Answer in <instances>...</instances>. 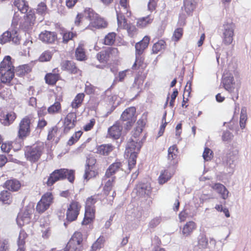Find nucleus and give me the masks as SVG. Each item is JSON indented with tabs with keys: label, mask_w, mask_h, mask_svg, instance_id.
<instances>
[{
	"label": "nucleus",
	"mask_w": 251,
	"mask_h": 251,
	"mask_svg": "<svg viewBox=\"0 0 251 251\" xmlns=\"http://www.w3.org/2000/svg\"><path fill=\"white\" fill-rule=\"evenodd\" d=\"M222 84L224 88L228 92L231 93L234 89V77L233 75L230 74L228 76L224 77L222 78Z\"/></svg>",
	"instance_id": "nucleus-22"
},
{
	"label": "nucleus",
	"mask_w": 251,
	"mask_h": 251,
	"mask_svg": "<svg viewBox=\"0 0 251 251\" xmlns=\"http://www.w3.org/2000/svg\"><path fill=\"white\" fill-rule=\"evenodd\" d=\"M57 131V128L56 126L52 127L51 130H50L49 132L48 139L49 140H52L56 134Z\"/></svg>",
	"instance_id": "nucleus-64"
},
{
	"label": "nucleus",
	"mask_w": 251,
	"mask_h": 251,
	"mask_svg": "<svg viewBox=\"0 0 251 251\" xmlns=\"http://www.w3.org/2000/svg\"><path fill=\"white\" fill-rule=\"evenodd\" d=\"M98 151L100 154L107 155L110 151V146L105 145H101L99 147Z\"/></svg>",
	"instance_id": "nucleus-50"
},
{
	"label": "nucleus",
	"mask_w": 251,
	"mask_h": 251,
	"mask_svg": "<svg viewBox=\"0 0 251 251\" xmlns=\"http://www.w3.org/2000/svg\"><path fill=\"white\" fill-rule=\"evenodd\" d=\"M183 34V29L181 27L176 28L173 34L172 40L173 41L177 42L182 37Z\"/></svg>",
	"instance_id": "nucleus-40"
},
{
	"label": "nucleus",
	"mask_w": 251,
	"mask_h": 251,
	"mask_svg": "<svg viewBox=\"0 0 251 251\" xmlns=\"http://www.w3.org/2000/svg\"><path fill=\"white\" fill-rule=\"evenodd\" d=\"M74 171L66 169H61L54 171L50 176L47 181L49 186L52 185L56 181L67 178L69 181L72 182L74 179Z\"/></svg>",
	"instance_id": "nucleus-2"
},
{
	"label": "nucleus",
	"mask_w": 251,
	"mask_h": 251,
	"mask_svg": "<svg viewBox=\"0 0 251 251\" xmlns=\"http://www.w3.org/2000/svg\"><path fill=\"white\" fill-rule=\"evenodd\" d=\"M11 38V34L8 31L5 32L1 35L0 38V42L2 44H4L5 43L9 41Z\"/></svg>",
	"instance_id": "nucleus-59"
},
{
	"label": "nucleus",
	"mask_w": 251,
	"mask_h": 251,
	"mask_svg": "<svg viewBox=\"0 0 251 251\" xmlns=\"http://www.w3.org/2000/svg\"><path fill=\"white\" fill-rule=\"evenodd\" d=\"M83 240L82 235L80 232H75L68 242L64 251H80L81 243Z\"/></svg>",
	"instance_id": "nucleus-5"
},
{
	"label": "nucleus",
	"mask_w": 251,
	"mask_h": 251,
	"mask_svg": "<svg viewBox=\"0 0 251 251\" xmlns=\"http://www.w3.org/2000/svg\"><path fill=\"white\" fill-rule=\"evenodd\" d=\"M130 156L128 160V166L129 171L133 169L136 164V159L137 157V154L135 153L129 154Z\"/></svg>",
	"instance_id": "nucleus-45"
},
{
	"label": "nucleus",
	"mask_w": 251,
	"mask_h": 251,
	"mask_svg": "<svg viewBox=\"0 0 251 251\" xmlns=\"http://www.w3.org/2000/svg\"><path fill=\"white\" fill-rule=\"evenodd\" d=\"M122 163L120 162L117 161L111 165V175L115 174L116 172L122 170Z\"/></svg>",
	"instance_id": "nucleus-52"
},
{
	"label": "nucleus",
	"mask_w": 251,
	"mask_h": 251,
	"mask_svg": "<svg viewBox=\"0 0 251 251\" xmlns=\"http://www.w3.org/2000/svg\"><path fill=\"white\" fill-rule=\"evenodd\" d=\"M81 205L77 201H72L70 204L66 213L67 219L72 222L75 220L79 214Z\"/></svg>",
	"instance_id": "nucleus-9"
},
{
	"label": "nucleus",
	"mask_w": 251,
	"mask_h": 251,
	"mask_svg": "<svg viewBox=\"0 0 251 251\" xmlns=\"http://www.w3.org/2000/svg\"><path fill=\"white\" fill-rule=\"evenodd\" d=\"M61 66L64 70H68L72 73L77 74L79 72L75 63L71 61H63L61 63Z\"/></svg>",
	"instance_id": "nucleus-26"
},
{
	"label": "nucleus",
	"mask_w": 251,
	"mask_h": 251,
	"mask_svg": "<svg viewBox=\"0 0 251 251\" xmlns=\"http://www.w3.org/2000/svg\"><path fill=\"white\" fill-rule=\"evenodd\" d=\"M43 150L42 145L27 147L25 151V156L28 160L31 162H36L40 157Z\"/></svg>",
	"instance_id": "nucleus-6"
},
{
	"label": "nucleus",
	"mask_w": 251,
	"mask_h": 251,
	"mask_svg": "<svg viewBox=\"0 0 251 251\" xmlns=\"http://www.w3.org/2000/svg\"><path fill=\"white\" fill-rule=\"evenodd\" d=\"M191 86L192 82L191 81H188L185 87L183 96H186L187 97H190L192 91Z\"/></svg>",
	"instance_id": "nucleus-58"
},
{
	"label": "nucleus",
	"mask_w": 251,
	"mask_h": 251,
	"mask_svg": "<svg viewBox=\"0 0 251 251\" xmlns=\"http://www.w3.org/2000/svg\"><path fill=\"white\" fill-rule=\"evenodd\" d=\"M61 109V105L59 102H55L48 109V111L50 114H53L57 113Z\"/></svg>",
	"instance_id": "nucleus-47"
},
{
	"label": "nucleus",
	"mask_w": 251,
	"mask_h": 251,
	"mask_svg": "<svg viewBox=\"0 0 251 251\" xmlns=\"http://www.w3.org/2000/svg\"><path fill=\"white\" fill-rule=\"evenodd\" d=\"M86 57L84 49L81 45H79L75 50V57L76 59L79 61L85 60Z\"/></svg>",
	"instance_id": "nucleus-36"
},
{
	"label": "nucleus",
	"mask_w": 251,
	"mask_h": 251,
	"mask_svg": "<svg viewBox=\"0 0 251 251\" xmlns=\"http://www.w3.org/2000/svg\"><path fill=\"white\" fill-rule=\"evenodd\" d=\"M123 127L119 122H116L111 126V137L114 139H119L122 134Z\"/></svg>",
	"instance_id": "nucleus-25"
},
{
	"label": "nucleus",
	"mask_w": 251,
	"mask_h": 251,
	"mask_svg": "<svg viewBox=\"0 0 251 251\" xmlns=\"http://www.w3.org/2000/svg\"><path fill=\"white\" fill-rule=\"evenodd\" d=\"M150 38L145 36L143 39L135 44L136 55L140 56L149 44Z\"/></svg>",
	"instance_id": "nucleus-15"
},
{
	"label": "nucleus",
	"mask_w": 251,
	"mask_h": 251,
	"mask_svg": "<svg viewBox=\"0 0 251 251\" xmlns=\"http://www.w3.org/2000/svg\"><path fill=\"white\" fill-rule=\"evenodd\" d=\"M76 121V115L75 113H69L64 119V130L68 132L71 129L74 127Z\"/></svg>",
	"instance_id": "nucleus-14"
},
{
	"label": "nucleus",
	"mask_w": 251,
	"mask_h": 251,
	"mask_svg": "<svg viewBox=\"0 0 251 251\" xmlns=\"http://www.w3.org/2000/svg\"><path fill=\"white\" fill-rule=\"evenodd\" d=\"M32 208L26 209L23 213L19 214L17 218V222L20 225H24L29 222Z\"/></svg>",
	"instance_id": "nucleus-18"
},
{
	"label": "nucleus",
	"mask_w": 251,
	"mask_h": 251,
	"mask_svg": "<svg viewBox=\"0 0 251 251\" xmlns=\"http://www.w3.org/2000/svg\"><path fill=\"white\" fill-rule=\"evenodd\" d=\"M97 175L95 168H86L84 174V178L88 180L90 178L95 177Z\"/></svg>",
	"instance_id": "nucleus-41"
},
{
	"label": "nucleus",
	"mask_w": 251,
	"mask_h": 251,
	"mask_svg": "<svg viewBox=\"0 0 251 251\" xmlns=\"http://www.w3.org/2000/svg\"><path fill=\"white\" fill-rule=\"evenodd\" d=\"M158 0H149L148 4V9L151 12L154 11L157 6Z\"/></svg>",
	"instance_id": "nucleus-54"
},
{
	"label": "nucleus",
	"mask_w": 251,
	"mask_h": 251,
	"mask_svg": "<svg viewBox=\"0 0 251 251\" xmlns=\"http://www.w3.org/2000/svg\"><path fill=\"white\" fill-rule=\"evenodd\" d=\"M9 246V242L7 240H0V251H8Z\"/></svg>",
	"instance_id": "nucleus-56"
},
{
	"label": "nucleus",
	"mask_w": 251,
	"mask_h": 251,
	"mask_svg": "<svg viewBox=\"0 0 251 251\" xmlns=\"http://www.w3.org/2000/svg\"><path fill=\"white\" fill-rule=\"evenodd\" d=\"M14 76L13 71L11 69L0 70V79L4 83H9Z\"/></svg>",
	"instance_id": "nucleus-21"
},
{
	"label": "nucleus",
	"mask_w": 251,
	"mask_h": 251,
	"mask_svg": "<svg viewBox=\"0 0 251 251\" xmlns=\"http://www.w3.org/2000/svg\"><path fill=\"white\" fill-rule=\"evenodd\" d=\"M75 35V34L70 32L65 33L63 37V42L67 43L69 40H71Z\"/></svg>",
	"instance_id": "nucleus-62"
},
{
	"label": "nucleus",
	"mask_w": 251,
	"mask_h": 251,
	"mask_svg": "<svg viewBox=\"0 0 251 251\" xmlns=\"http://www.w3.org/2000/svg\"><path fill=\"white\" fill-rule=\"evenodd\" d=\"M127 71V70H125L123 71L120 72L118 75L115 77L112 85H115V84L117 83L120 81H123L125 78L126 76Z\"/></svg>",
	"instance_id": "nucleus-48"
},
{
	"label": "nucleus",
	"mask_w": 251,
	"mask_h": 251,
	"mask_svg": "<svg viewBox=\"0 0 251 251\" xmlns=\"http://www.w3.org/2000/svg\"><path fill=\"white\" fill-rule=\"evenodd\" d=\"M5 187L9 190L16 191L21 187L20 182L15 179H11L7 180L5 183Z\"/></svg>",
	"instance_id": "nucleus-27"
},
{
	"label": "nucleus",
	"mask_w": 251,
	"mask_h": 251,
	"mask_svg": "<svg viewBox=\"0 0 251 251\" xmlns=\"http://www.w3.org/2000/svg\"><path fill=\"white\" fill-rule=\"evenodd\" d=\"M0 201L2 203L9 204L12 202V196L7 191H1L0 193Z\"/></svg>",
	"instance_id": "nucleus-30"
},
{
	"label": "nucleus",
	"mask_w": 251,
	"mask_h": 251,
	"mask_svg": "<svg viewBox=\"0 0 251 251\" xmlns=\"http://www.w3.org/2000/svg\"><path fill=\"white\" fill-rule=\"evenodd\" d=\"M232 137V135L229 131H225L223 132L222 138L224 141H228L230 140Z\"/></svg>",
	"instance_id": "nucleus-63"
},
{
	"label": "nucleus",
	"mask_w": 251,
	"mask_h": 251,
	"mask_svg": "<svg viewBox=\"0 0 251 251\" xmlns=\"http://www.w3.org/2000/svg\"><path fill=\"white\" fill-rule=\"evenodd\" d=\"M26 237V233L24 231H21L19 236L18 245H24L25 239Z\"/></svg>",
	"instance_id": "nucleus-60"
},
{
	"label": "nucleus",
	"mask_w": 251,
	"mask_h": 251,
	"mask_svg": "<svg viewBox=\"0 0 251 251\" xmlns=\"http://www.w3.org/2000/svg\"><path fill=\"white\" fill-rule=\"evenodd\" d=\"M52 53L49 50H45L42 52L38 58V61L41 62H47L50 60Z\"/></svg>",
	"instance_id": "nucleus-38"
},
{
	"label": "nucleus",
	"mask_w": 251,
	"mask_h": 251,
	"mask_svg": "<svg viewBox=\"0 0 251 251\" xmlns=\"http://www.w3.org/2000/svg\"><path fill=\"white\" fill-rule=\"evenodd\" d=\"M145 78V76H138L135 78L134 83L135 86H137V88L139 89L143 86Z\"/></svg>",
	"instance_id": "nucleus-55"
},
{
	"label": "nucleus",
	"mask_w": 251,
	"mask_h": 251,
	"mask_svg": "<svg viewBox=\"0 0 251 251\" xmlns=\"http://www.w3.org/2000/svg\"><path fill=\"white\" fill-rule=\"evenodd\" d=\"M104 239L103 237H100L93 244L91 251H96L97 250L102 248L103 246Z\"/></svg>",
	"instance_id": "nucleus-46"
},
{
	"label": "nucleus",
	"mask_w": 251,
	"mask_h": 251,
	"mask_svg": "<svg viewBox=\"0 0 251 251\" xmlns=\"http://www.w3.org/2000/svg\"><path fill=\"white\" fill-rule=\"evenodd\" d=\"M178 149L176 145L170 146L168 150V164L170 166L177 167L179 160Z\"/></svg>",
	"instance_id": "nucleus-7"
},
{
	"label": "nucleus",
	"mask_w": 251,
	"mask_h": 251,
	"mask_svg": "<svg viewBox=\"0 0 251 251\" xmlns=\"http://www.w3.org/2000/svg\"><path fill=\"white\" fill-rule=\"evenodd\" d=\"M247 120V114L246 113H243V112L241 111L240 117V126L242 129L245 128Z\"/></svg>",
	"instance_id": "nucleus-53"
},
{
	"label": "nucleus",
	"mask_w": 251,
	"mask_h": 251,
	"mask_svg": "<svg viewBox=\"0 0 251 251\" xmlns=\"http://www.w3.org/2000/svg\"><path fill=\"white\" fill-rule=\"evenodd\" d=\"M115 10L118 27L121 29L126 28L128 24L127 23L126 19L124 15V12L122 11L120 7H116Z\"/></svg>",
	"instance_id": "nucleus-16"
},
{
	"label": "nucleus",
	"mask_w": 251,
	"mask_h": 251,
	"mask_svg": "<svg viewBox=\"0 0 251 251\" xmlns=\"http://www.w3.org/2000/svg\"><path fill=\"white\" fill-rule=\"evenodd\" d=\"M96 202V199L95 196H91L88 198L85 204V213L82 225H87L91 223L95 218V206Z\"/></svg>",
	"instance_id": "nucleus-4"
},
{
	"label": "nucleus",
	"mask_w": 251,
	"mask_h": 251,
	"mask_svg": "<svg viewBox=\"0 0 251 251\" xmlns=\"http://www.w3.org/2000/svg\"><path fill=\"white\" fill-rule=\"evenodd\" d=\"M30 119L25 117L23 118L19 125L18 136L20 138H23L27 136L30 132Z\"/></svg>",
	"instance_id": "nucleus-12"
},
{
	"label": "nucleus",
	"mask_w": 251,
	"mask_h": 251,
	"mask_svg": "<svg viewBox=\"0 0 251 251\" xmlns=\"http://www.w3.org/2000/svg\"><path fill=\"white\" fill-rule=\"evenodd\" d=\"M202 156L204 160L209 161L213 156V151L210 149L206 147L204 149Z\"/></svg>",
	"instance_id": "nucleus-49"
},
{
	"label": "nucleus",
	"mask_w": 251,
	"mask_h": 251,
	"mask_svg": "<svg viewBox=\"0 0 251 251\" xmlns=\"http://www.w3.org/2000/svg\"><path fill=\"white\" fill-rule=\"evenodd\" d=\"M15 5L23 13H26L28 9V6L25 0H18L14 2Z\"/></svg>",
	"instance_id": "nucleus-33"
},
{
	"label": "nucleus",
	"mask_w": 251,
	"mask_h": 251,
	"mask_svg": "<svg viewBox=\"0 0 251 251\" xmlns=\"http://www.w3.org/2000/svg\"><path fill=\"white\" fill-rule=\"evenodd\" d=\"M25 26L28 27L33 24L35 21L34 14L31 12H29L25 17Z\"/></svg>",
	"instance_id": "nucleus-42"
},
{
	"label": "nucleus",
	"mask_w": 251,
	"mask_h": 251,
	"mask_svg": "<svg viewBox=\"0 0 251 251\" xmlns=\"http://www.w3.org/2000/svg\"><path fill=\"white\" fill-rule=\"evenodd\" d=\"M124 29H126L128 35L130 37L133 38L137 34L138 29L134 25L129 24Z\"/></svg>",
	"instance_id": "nucleus-44"
},
{
	"label": "nucleus",
	"mask_w": 251,
	"mask_h": 251,
	"mask_svg": "<svg viewBox=\"0 0 251 251\" xmlns=\"http://www.w3.org/2000/svg\"><path fill=\"white\" fill-rule=\"evenodd\" d=\"M197 2L195 0H183V4L181 7L188 16L191 15L196 8Z\"/></svg>",
	"instance_id": "nucleus-17"
},
{
	"label": "nucleus",
	"mask_w": 251,
	"mask_h": 251,
	"mask_svg": "<svg viewBox=\"0 0 251 251\" xmlns=\"http://www.w3.org/2000/svg\"><path fill=\"white\" fill-rule=\"evenodd\" d=\"M166 47V42L163 40H159L157 42L154 44L152 46V50L153 53H157Z\"/></svg>",
	"instance_id": "nucleus-32"
},
{
	"label": "nucleus",
	"mask_w": 251,
	"mask_h": 251,
	"mask_svg": "<svg viewBox=\"0 0 251 251\" xmlns=\"http://www.w3.org/2000/svg\"><path fill=\"white\" fill-rule=\"evenodd\" d=\"M197 225L195 222L188 221L183 226L182 228V234L185 237L189 236L197 229Z\"/></svg>",
	"instance_id": "nucleus-20"
},
{
	"label": "nucleus",
	"mask_w": 251,
	"mask_h": 251,
	"mask_svg": "<svg viewBox=\"0 0 251 251\" xmlns=\"http://www.w3.org/2000/svg\"><path fill=\"white\" fill-rule=\"evenodd\" d=\"M109 52L110 51L109 48L104 51L100 52L97 55L98 60L101 62H106L109 60Z\"/></svg>",
	"instance_id": "nucleus-37"
},
{
	"label": "nucleus",
	"mask_w": 251,
	"mask_h": 251,
	"mask_svg": "<svg viewBox=\"0 0 251 251\" xmlns=\"http://www.w3.org/2000/svg\"><path fill=\"white\" fill-rule=\"evenodd\" d=\"M47 6L44 2L40 3L37 8V12L40 14H45L47 11Z\"/></svg>",
	"instance_id": "nucleus-57"
},
{
	"label": "nucleus",
	"mask_w": 251,
	"mask_h": 251,
	"mask_svg": "<svg viewBox=\"0 0 251 251\" xmlns=\"http://www.w3.org/2000/svg\"><path fill=\"white\" fill-rule=\"evenodd\" d=\"M178 94V91L176 89H175L172 94L171 96V100L170 101V106L173 107L175 105V101L176 98Z\"/></svg>",
	"instance_id": "nucleus-61"
},
{
	"label": "nucleus",
	"mask_w": 251,
	"mask_h": 251,
	"mask_svg": "<svg viewBox=\"0 0 251 251\" xmlns=\"http://www.w3.org/2000/svg\"><path fill=\"white\" fill-rule=\"evenodd\" d=\"M120 5L123 9L124 12H125L127 15V16L129 17L131 15V12L128 0H120L118 7H119Z\"/></svg>",
	"instance_id": "nucleus-35"
},
{
	"label": "nucleus",
	"mask_w": 251,
	"mask_h": 251,
	"mask_svg": "<svg viewBox=\"0 0 251 251\" xmlns=\"http://www.w3.org/2000/svg\"><path fill=\"white\" fill-rule=\"evenodd\" d=\"M153 20V18L151 15H148L146 17L137 19L136 25L139 28H145L148 25L151 24Z\"/></svg>",
	"instance_id": "nucleus-24"
},
{
	"label": "nucleus",
	"mask_w": 251,
	"mask_h": 251,
	"mask_svg": "<svg viewBox=\"0 0 251 251\" xmlns=\"http://www.w3.org/2000/svg\"><path fill=\"white\" fill-rule=\"evenodd\" d=\"M11 58L10 56H6L0 64V70L2 69H5V70H7L8 69H12V67H11Z\"/></svg>",
	"instance_id": "nucleus-39"
},
{
	"label": "nucleus",
	"mask_w": 251,
	"mask_h": 251,
	"mask_svg": "<svg viewBox=\"0 0 251 251\" xmlns=\"http://www.w3.org/2000/svg\"><path fill=\"white\" fill-rule=\"evenodd\" d=\"M58 79V75L54 74H48L45 76L46 81L50 85L54 84Z\"/></svg>",
	"instance_id": "nucleus-43"
},
{
	"label": "nucleus",
	"mask_w": 251,
	"mask_h": 251,
	"mask_svg": "<svg viewBox=\"0 0 251 251\" xmlns=\"http://www.w3.org/2000/svg\"><path fill=\"white\" fill-rule=\"evenodd\" d=\"M136 111L135 107L131 106L126 109L122 113L120 119L122 121L126 122L124 124L126 130H130L135 123L136 121Z\"/></svg>",
	"instance_id": "nucleus-3"
},
{
	"label": "nucleus",
	"mask_w": 251,
	"mask_h": 251,
	"mask_svg": "<svg viewBox=\"0 0 251 251\" xmlns=\"http://www.w3.org/2000/svg\"><path fill=\"white\" fill-rule=\"evenodd\" d=\"M235 28V24L231 21H227L223 24L220 36L222 43L224 45L228 46L232 43L235 35L234 31Z\"/></svg>",
	"instance_id": "nucleus-1"
},
{
	"label": "nucleus",
	"mask_w": 251,
	"mask_h": 251,
	"mask_svg": "<svg viewBox=\"0 0 251 251\" xmlns=\"http://www.w3.org/2000/svg\"><path fill=\"white\" fill-rule=\"evenodd\" d=\"M39 38L45 43H52L56 40V36L54 32L45 31L40 33Z\"/></svg>",
	"instance_id": "nucleus-23"
},
{
	"label": "nucleus",
	"mask_w": 251,
	"mask_h": 251,
	"mask_svg": "<svg viewBox=\"0 0 251 251\" xmlns=\"http://www.w3.org/2000/svg\"><path fill=\"white\" fill-rule=\"evenodd\" d=\"M84 96L83 93L78 94L71 103L72 108L77 109L80 106L83 100Z\"/></svg>",
	"instance_id": "nucleus-31"
},
{
	"label": "nucleus",
	"mask_w": 251,
	"mask_h": 251,
	"mask_svg": "<svg viewBox=\"0 0 251 251\" xmlns=\"http://www.w3.org/2000/svg\"><path fill=\"white\" fill-rule=\"evenodd\" d=\"M51 193L48 192L45 194L36 206V210L40 213H43L48 209L52 202Z\"/></svg>",
	"instance_id": "nucleus-8"
},
{
	"label": "nucleus",
	"mask_w": 251,
	"mask_h": 251,
	"mask_svg": "<svg viewBox=\"0 0 251 251\" xmlns=\"http://www.w3.org/2000/svg\"><path fill=\"white\" fill-rule=\"evenodd\" d=\"M208 239L204 234H201L198 238V246L200 249H205L208 245Z\"/></svg>",
	"instance_id": "nucleus-34"
},
{
	"label": "nucleus",
	"mask_w": 251,
	"mask_h": 251,
	"mask_svg": "<svg viewBox=\"0 0 251 251\" xmlns=\"http://www.w3.org/2000/svg\"><path fill=\"white\" fill-rule=\"evenodd\" d=\"M139 56L136 55L135 62L132 67L133 70H138L141 68V70H144L147 67L146 64L144 61V59Z\"/></svg>",
	"instance_id": "nucleus-29"
},
{
	"label": "nucleus",
	"mask_w": 251,
	"mask_h": 251,
	"mask_svg": "<svg viewBox=\"0 0 251 251\" xmlns=\"http://www.w3.org/2000/svg\"><path fill=\"white\" fill-rule=\"evenodd\" d=\"M142 131V127H136L131 138H133L136 141H142L140 138Z\"/></svg>",
	"instance_id": "nucleus-51"
},
{
	"label": "nucleus",
	"mask_w": 251,
	"mask_h": 251,
	"mask_svg": "<svg viewBox=\"0 0 251 251\" xmlns=\"http://www.w3.org/2000/svg\"><path fill=\"white\" fill-rule=\"evenodd\" d=\"M88 17L91 21L92 26L97 28L105 27L107 26L108 23L106 22L102 18L99 17L97 14L93 11L89 12Z\"/></svg>",
	"instance_id": "nucleus-13"
},
{
	"label": "nucleus",
	"mask_w": 251,
	"mask_h": 251,
	"mask_svg": "<svg viewBox=\"0 0 251 251\" xmlns=\"http://www.w3.org/2000/svg\"><path fill=\"white\" fill-rule=\"evenodd\" d=\"M142 144L143 141H136L133 138H130L126 146V153H127V155L129 154H138L140 151Z\"/></svg>",
	"instance_id": "nucleus-11"
},
{
	"label": "nucleus",
	"mask_w": 251,
	"mask_h": 251,
	"mask_svg": "<svg viewBox=\"0 0 251 251\" xmlns=\"http://www.w3.org/2000/svg\"><path fill=\"white\" fill-rule=\"evenodd\" d=\"M177 167L175 166H168L166 169L162 171L158 177V182L163 184L169 180L176 173Z\"/></svg>",
	"instance_id": "nucleus-10"
},
{
	"label": "nucleus",
	"mask_w": 251,
	"mask_h": 251,
	"mask_svg": "<svg viewBox=\"0 0 251 251\" xmlns=\"http://www.w3.org/2000/svg\"><path fill=\"white\" fill-rule=\"evenodd\" d=\"M211 187L221 196L223 199L225 200L228 197L229 192L223 184L217 183L211 185Z\"/></svg>",
	"instance_id": "nucleus-19"
},
{
	"label": "nucleus",
	"mask_w": 251,
	"mask_h": 251,
	"mask_svg": "<svg viewBox=\"0 0 251 251\" xmlns=\"http://www.w3.org/2000/svg\"><path fill=\"white\" fill-rule=\"evenodd\" d=\"M16 115L14 112H10L6 115H3L2 119H1L2 124L4 126H9L12 124L16 119Z\"/></svg>",
	"instance_id": "nucleus-28"
}]
</instances>
